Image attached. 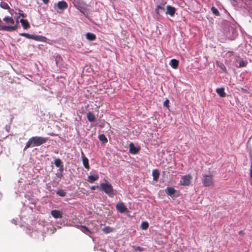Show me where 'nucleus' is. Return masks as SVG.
I'll return each mask as SVG.
<instances>
[{
  "label": "nucleus",
  "instance_id": "obj_2",
  "mask_svg": "<svg viewBox=\"0 0 252 252\" xmlns=\"http://www.w3.org/2000/svg\"><path fill=\"white\" fill-rule=\"evenodd\" d=\"M101 189L104 191L109 196L113 197L114 195L113 187L110 184L102 183L100 185Z\"/></svg>",
  "mask_w": 252,
  "mask_h": 252
},
{
  "label": "nucleus",
  "instance_id": "obj_38",
  "mask_svg": "<svg viewBox=\"0 0 252 252\" xmlns=\"http://www.w3.org/2000/svg\"><path fill=\"white\" fill-rule=\"evenodd\" d=\"M250 178H252V162L251 166V170H250Z\"/></svg>",
  "mask_w": 252,
  "mask_h": 252
},
{
  "label": "nucleus",
  "instance_id": "obj_6",
  "mask_svg": "<svg viewBox=\"0 0 252 252\" xmlns=\"http://www.w3.org/2000/svg\"><path fill=\"white\" fill-rule=\"evenodd\" d=\"M57 6L59 9L63 10L67 8L68 5L65 1L62 0L57 3Z\"/></svg>",
  "mask_w": 252,
  "mask_h": 252
},
{
  "label": "nucleus",
  "instance_id": "obj_28",
  "mask_svg": "<svg viewBox=\"0 0 252 252\" xmlns=\"http://www.w3.org/2000/svg\"><path fill=\"white\" fill-rule=\"evenodd\" d=\"M20 35L22 36H24L28 39H32L33 34H30L28 33H21Z\"/></svg>",
  "mask_w": 252,
  "mask_h": 252
},
{
  "label": "nucleus",
  "instance_id": "obj_40",
  "mask_svg": "<svg viewBox=\"0 0 252 252\" xmlns=\"http://www.w3.org/2000/svg\"><path fill=\"white\" fill-rule=\"evenodd\" d=\"M239 234H243V231L242 230H241L239 232Z\"/></svg>",
  "mask_w": 252,
  "mask_h": 252
},
{
  "label": "nucleus",
  "instance_id": "obj_33",
  "mask_svg": "<svg viewBox=\"0 0 252 252\" xmlns=\"http://www.w3.org/2000/svg\"><path fill=\"white\" fill-rule=\"evenodd\" d=\"M169 100L167 99H166L164 103H163V106L167 108H168L169 107Z\"/></svg>",
  "mask_w": 252,
  "mask_h": 252
},
{
  "label": "nucleus",
  "instance_id": "obj_3",
  "mask_svg": "<svg viewBox=\"0 0 252 252\" xmlns=\"http://www.w3.org/2000/svg\"><path fill=\"white\" fill-rule=\"evenodd\" d=\"M202 182L204 187H210L214 185L213 176L212 175L203 174Z\"/></svg>",
  "mask_w": 252,
  "mask_h": 252
},
{
  "label": "nucleus",
  "instance_id": "obj_11",
  "mask_svg": "<svg viewBox=\"0 0 252 252\" xmlns=\"http://www.w3.org/2000/svg\"><path fill=\"white\" fill-rule=\"evenodd\" d=\"M51 214L55 219L62 218V213L59 210H53L51 211Z\"/></svg>",
  "mask_w": 252,
  "mask_h": 252
},
{
  "label": "nucleus",
  "instance_id": "obj_10",
  "mask_svg": "<svg viewBox=\"0 0 252 252\" xmlns=\"http://www.w3.org/2000/svg\"><path fill=\"white\" fill-rule=\"evenodd\" d=\"M165 3H162L158 5L155 8V12L157 14L159 15V14L163 12L165 10L164 5Z\"/></svg>",
  "mask_w": 252,
  "mask_h": 252
},
{
  "label": "nucleus",
  "instance_id": "obj_24",
  "mask_svg": "<svg viewBox=\"0 0 252 252\" xmlns=\"http://www.w3.org/2000/svg\"><path fill=\"white\" fill-rule=\"evenodd\" d=\"M0 7L4 9L9 10V11L11 10V8L8 4L4 1L0 2Z\"/></svg>",
  "mask_w": 252,
  "mask_h": 252
},
{
  "label": "nucleus",
  "instance_id": "obj_17",
  "mask_svg": "<svg viewBox=\"0 0 252 252\" xmlns=\"http://www.w3.org/2000/svg\"><path fill=\"white\" fill-rule=\"evenodd\" d=\"M217 93L221 97H224L226 95L223 88H218L216 89Z\"/></svg>",
  "mask_w": 252,
  "mask_h": 252
},
{
  "label": "nucleus",
  "instance_id": "obj_19",
  "mask_svg": "<svg viewBox=\"0 0 252 252\" xmlns=\"http://www.w3.org/2000/svg\"><path fill=\"white\" fill-rule=\"evenodd\" d=\"M3 20L7 24L13 25L14 24V20L11 17H5Z\"/></svg>",
  "mask_w": 252,
  "mask_h": 252
},
{
  "label": "nucleus",
  "instance_id": "obj_42",
  "mask_svg": "<svg viewBox=\"0 0 252 252\" xmlns=\"http://www.w3.org/2000/svg\"><path fill=\"white\" fill-rule=\"evenodd\" d=\"M50 135H51V136H54V135H55V134H53V133L50 134Z\"/></svg>",
  "mask_w": 252,
  "mask_h": 252
},
{
  "label": "nucleus",
  "instance_id": "obj_14",
  "mask_svg": "<svg viewBox=\"0 0 252 252\" xmlns=\"http://www.w3.org/2000/svg\"><path fill=\"white\" fill-rule=\"evenodd\" d=\"M165 191L168 195L172 196L174 194L176 190L172 187H168L165 189Z\"/></svg>",
  "mask_w": 252,
  "mask_h": 252
},
{
  "label": "nucleus",
  "instance_id": "obj_32",
  "mask_svg": "<svg viewBox=\"0 0 252 252\" xmlns=\"http://www.w3.org/2000/svg\"><path fill=\"white\" fill-rule=\"evenodd\" d=\"M247 64L248 62L247 61L241 60L239 62V67H245L247 65Z\"/></svg>",
  "mask_w": 252,
  "mask_h": 252
},
{
  "label": "nucleus",
  "instance_id": "obj_41",
  "mask_svg": "<svg viewBox=\"0 0 252 252\" xmlns=\"http://www.w3.org/2000/svg\"><path fill=\"white\" fill-rule=\"evenodd\" d=\"M250 184L252 186V178H251Z\"/></svg>",
  "mask_w": 252,
  "mask_h": 252
},
{
  "label": "nucleus",
  "instance_id": "obj_39",
  "mask_svg": "<svg viewBox=\"0 0 252 252\" xmlns=\"http://www.w3.org/2000/svg\"><path fill=\"white\" fill-rule=\"evenodd\" d=\"M42 0L44 4H46L48 3V2H49V0Z\"/></svg>",
  "mask_w": 252,
  "mask_h": 252
},
{
  "label": "nucleus",
  "instance_id": "obj_31",
  "mask_svg": "<svg viewBox=\"0 0 252 252\" xmlns=\"http://www.w3.org/2000/svg\"><path fill=\"white\" fill-rule=\"evenodd\" d=\"M211 11L213 12V13L216 16H219L220 15V12L218 11V10L216 7H215L214 6H213L211 8Z\"/></svg>",
  "mask_w": 252,
  "mask_h": 252
},
{
  "label": "nucleus",
  "instance_id": "obj_7",
  "mask_svg": "<svg viewBox=\"0 0 252 252\" xmlns=\"http://www.w3.org/2000/svg\"><path fill=\"white\" fill-rule=\"evenodd\" d=\"M166 9L167 10L165 12L166 14H168L171 17L174 16L176 11V9L175 7L168 5L166 6Z\"/></svg>",
  "mask_w": 252,
  "mask_h": 252
},
{
  "label": "nucleus",
  "instance_id": "obj_20",
  "mask_svg": "<svg viewBox=\"0 0 252 252\" xmlns=\"http://www.w3.org/2000/svg\"><path fill=\"white\" fill-rule=\"evenodd\" d=\"M78 227L80 228L83 232L86 234H92V232L86 226L80 225L78 226Z\"/></svg>",
  "mask_w": 252,
  "mask_h": 252
},
{
  "label": "nucleus",
  "instance_id": "obj_4",
  "mask_svg": "<svg viewBox=\"0 0 252 252\" xmlns=\"http://www.w3.org/2000/svg\"><path fill=\"white\" fill-rule=\"evenodd\" d=\"M192 177L190 174H187L181 177L180 185L184 186H188L191 184Z\"/></svg>",
  "mask_w": 252,
  "mask_h": 252
},
{
  "label": "nucleus",
  "instance_id": "obj_13",
  "mask_svg": "<svg viewBox=\"0 0 252 252\" xmlns=\"http://www.w3.org/2000/svg\"><path fill=\"white\" fill-rule=\"evenodd\" d=\"M32 39L37 41L46 42L47 38L42 35H33Z\"/></svg>",
  "mask_w": 252,
  "mask_h": 252
},
{
  "label": "nucleus",
  "instance_id": "obj_25",
  "mask_svg": "<svg viewBox=\"0 0 252 252\" xmlns=\"http://www.w3.org/2000/svg\"><path fill=\"white\" fill-rule=\"evenodd\" d=\"M99 139L101 141H102L103 143H105L107 142V138L105 136V135L103 134H102L100 135H99Z\"/></svg>",
  "mask_w": 252,
  "mask_h": 252
},
{
  "label": "nucleus",
  "instance_id": "obj_12",
  "mask_svg": "<svg viewBox=\"0 0 252 252\" xmlns=\"http://www.w3.org/2000/svg\"><path fill=\"white\" fill-rule=\"evenodd\" d=\"M99 178L97 174H94L88 177L87 181L90 183H93L94 181H97Z\"/></svg>",
  "mask_w": 252,
  "mask_h": 252
},
{
  "label": "nucleus",
  "instance_id": "obj_21",
  "mask_svg": "<svg viewBox=\"0 0 252 252\" xmlns=\"http://www.w3.org/2000/svg\"><path fill=\"white\" fill-rule=\"evenodd\" d=\"M152 175L153 177V180L154 181H157L159 176V172L158 169H154L152 172Z\"/></svg>",
  "mask_w": 252,
  "mask_h": 252
},
{
  "label": "nucleus",
  "instance_id": "obj_18",
  "mask_svg": "<svg viewBox=\"0 0 252 252\" xmlns=\"http://www.w3.org/2000/svg\"><path fill=\"white\" fill-rule=\"evenodd\" d=\"M73 3L74 6L78 9L83 5L84 3L82 0H73Z\"/></svg>",
  "mask_w": 252,
  "mask_h": 252
},
{
  "label": "nucleus",
  "instance_id": "obj_30",
  "mask_svg": "<svg viewBox=\"0 0 252 252\" xmlns=\"http://www.w3.org/2000/svg\"><path fill=\"white\" fill-rule=\"evenodd\" d=\"M54 164L57 167H59L61 166L62 161L60 159L57 158L55 160Z\"/></svg>",
  "mask_w": 252,
  "mask_h": 252
},
{
  "label": "nucleus",
  "instance_id": "obj_34",
  "mask_svg": "<svg viewBox=\"0 0 252 252\" xmlns=\"http://www.w3.org/2000/svg\"><path fill=\"white\" fill-rule=\"evenodd\" d=\"M133 249L135 251H139V252H141L143 251V248L139 247V246H133Z\"/></svg>",
  "mask_w": 252,
  "mask_h": 252
},
{
  "label": "nucleus",
  "instance_id": "obj_8",
  "mask_svg": "<svg viewBox=\"0 0 252 252\" xmlns=\"http://www.w3.org/2000/svg\"><path fill=\"white\" fill-rule=\"evenodd\" d=\"M81 157L82 158V161L84 166L85 167V168L89 169L90 168L89 160L87 158L85 157L84 153L82 151L81 152Z\"/></svg>",
  "mask_w": 252,
  "mask_h": 252
},
{
  "label": "nucleus",
  "instance_id": "obj_37",
  "mask_svg": "<svg viewBox=\"0 0 252 252\" xmlns=\"http://www.w3.org/2000/svg\"><path fill=\"white\" fill-rule=\"evenodd\" d=\"M97 188H98V186H92L91 188V190H94V189H97Z\"/></svg>",
  "mask_w": 252,
  "mask_h": 252
},
{
  "label": "nucleus",
  "instance_id": "obj_29",
  "mask_svg": "<svg viewBox=\"0 0 252 252\" xmlns=\"http://www.w3.org/2000/svg\"><path fill=\"white\" fill-rule=\"evenodd\" d=\"M149 227V224L147 221H144L141 223V227L143 230L147 229Z\"/></svg>",
  "mask_w": 252,
  "mask_h": 252
},
{
  "label": "nucleus",
  "instance_id": "obj_16",
  "mask_svg": "<svg viewBox=\"0 0 252 252\" xmlns=\"http://www.w3.org/2000/svg\"><path fill=\"white\" fill-rule=\"evenodd\" d=\"M20 22L24 29H27L30 28V24L27 20L22 19L20 20Z\"/></svg>",
  "mask_w": 252,
  "mask_h": 252
},
{
  "label": "nucleus",
  "instance_id": "obj_23",
  "mask_svg": "<svg viewBox=\"0 0 252 252\" xmlns=\"http://www.w3.org/2000/svg\"><path fill=\"white\" fill-rule=\"evenodd\" d=\"M86 38L87 39L90 41H93L95 39L96 36L95 35L94 33L88 32L86 34Z\"/></svg>",
  "mask_w": 252,
  "mask_h": 252
},
{
  "label": "nucleus",
  "instance_id": "obj_27",
  "mask_svg": "<svg viewBox=\"0 0 252 252\" xmlns=\"http://www.w3.org/2000/svg\"><path fill=\"white\" fill-rule=\"evenodd\" d=\"M57 194L62 197H64L66 195V192L63 189H59L57 191Z\"/></svg>",
  "mask_w": 252,
  "mask_h": 252
},
{
  "label": "nucleus",
  "instance_id": "obj_1",
  "mask_svg": "<svg viewBox=\"0 0 252 252\" xmlns=\"http://www.w3.org/2000/svg\"><path fill=\"white\" fill-rule=\"evenodd\" d=\"M47 141V138L40 136H33L30 138L27 142L24 150L27 149L30 147L39 146Z\"/></svg>",
  "mask_w": 252,
  "mask_h": 252
},
{
  "label": "nucleus",
  "instance_id": "obj_9",
  "mask_svg": "<svg viewBox=\"0 0 252 252\" xmlns=\"http://www.w3.org/2000/svg\"><path fill=\"white\" fill-rule=\"evenodd\" d=\"M129 147V152L132 154H136L140 150V148L139 147H135L133 143H130Z\"/></svg>",
  "mask_w": 252,
  "mask_h": 252
},
{
  "label": "nucleus",
  "instance_id": "obj_5",
  "mask_svg": "<svg viewBox=\"0 0 252 252\" xmlns=\"http://www.w3.org/2000/svg\"><path fill=\"white\" fill-rule=\"evenodd\" d=\"M117 210L121 213H124L127 211V208L123 202L118 203L116 205Z\"/></svg>",
  "mask_w": 252,
  "mask_h": 252
},
{
  "label": "nucleus",
  "instance_id": "obj_15",
  "mask_svg": "<svg viewBox=\"0 0 252 252\" xmlns=\"http://www.w3.org/2000/svg\"><path fill=\"white\" fill-rule=\"evenodd\" d=\"M169 64L173 68L176 69L179 65V61L176 59H172Z\"/></svg>",
  "mask_w": 252,
  "mask_h": 252
},
{
  "label": "nucleus",
  "instance_id": "obj_35",
  "mask_svg": "<svg viewBox=\"0 0 252 252\" xmlns=\"http://www.w3.org/2000/svg\"><path fill=\"white\" fill-rule=\"evenodd\" d=\"M218 65L225 72L226 71V67H225L223 63H220V64H219L218 63Z\"/></svg>",
  "mask_w": 252,
  "mask_h": 252
},
{
  "label": "nucleus",
  "instance_id": "obj_22",
  "mask_svg": "<svg viewBox=\"0 0 252 252\" xmlns=\"http://www.w3.org/2000/svg\"><path fill=\"white\" fill-rule=\"evenodd\" d=\"M87 117L88 121L90 122H93L95 120V116L92 112H88L87 114Z\"/></svg>",
  "mask_w": 252,
  "mask_h": 252
},
{
  "label": "nucleus",
  "instance_id": "obj_36",
  "mask_svg": "<svg viewBox=\"0 0 252 252\" xmlns=\"http://www.w3.org/2000/svg\"><path fill=\"white\" fill-rule=\"evenodd\" d=\"M19 15L21 16H22L23 18H25L26 17V15L23 12V11H22L21 10H19Z\"/></svg>",
  "mask_w": 252,
  "mask_h": 252
},
{
  "label": "nucleus",
  "instance_id": "obj_26",
  "mask_svg": "<svg viewBox=\"0 0 252 252\" xmlns=\"http://www.w3.org/2000/svg\"><path fill=\"white\" fill-rule=\"evenodd\" d=\"M113 230V228L109 227V226H106L103 228V231L105 233H109L111 232H112Z\"/></svg>",
  "mask_w": 252,
  "mask_h": 252
}]
</instances>
